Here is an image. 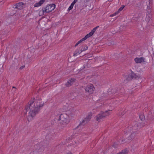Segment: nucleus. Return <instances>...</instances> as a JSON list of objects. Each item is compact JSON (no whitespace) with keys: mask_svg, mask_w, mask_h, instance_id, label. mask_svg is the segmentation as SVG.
Returning a JSON list of instances; mask_svg holds the SVG:
<instances>
[{"mask_svg":"<svg viewBox=\"0 0 154 154\" xmlns=\"http://www.w3.org/2000/svg\"><path fill=\"white\" fill-rule=\"evenodd\" d=\"M17 5H18V7L19 8H20V9L22 7L21 6L23 5V3L22 2H20L17 4Z\"/></svg>","mask_w":154,"mask_h":154,"instance_id":"24","label":"nucleus"},{"mask_svg":"<svg viewBox=\"0 0 154 154\" xmlns=\"http://www.w3.org/2000/svg\"><path fill=\"white\" fill-rule=\"evenodd\" d=\"M126 112V111H123V112H121L120 113H119V116H121V115H123L125 112Z\"/></svg>","mask_w":154,"mask_h":154,"instance_id":"27","label":"nucleus"},{"mask_svg":"<svg viewBox=\"0 0 154 154\" xmlns=\"http://www.w3.org/2000/svg\"><path fill=\"white\" fill-rule=\"evenodd\" d=\"M95 88L93 85L91 84L88 85L85 88V90L87 93L89 94H91L93 93Z\"/></svg>","mask_w":154,"mask_h":154,"instance_id":"7","label":"nucleus"},{"mask_svg":"<svg viewBox=\"0 0 154 154\" xmlns=\"http://www.w3.org/2000/svg\"><path fill=\"white\" fill-rule=\"evenodd\" d=\"M74 3H73V2H72L71 4L70 5H72V7H73V6L74 5Z\"/></svg>","mask_w":154,"mask_h":154,"instance_id":"35","label":"nucleus"},{"mask_svg":"<svg viewBox=\"0 0 154 154\" xmlns=\"http://www.w3.org/2000/svg\"><path fill=\"white\" fill-rule=\"evenodd\" d=\"M85 38H82L78 42V43L79 44L80 43H81L83 41L85 40Z\"/></svg>","mask_w":154,"mask_h":154,"instance_id":"26","label":"nucleus"},{"mask_svg":"<svg viewBox=\"0 0 154 154\" xmlns=\"http://www.w3.org/2000/svg\"><path fill=\"white\" fill-rule=\"evenodd\" d=\"M151 15H146V18H145V20L148 23L149 22V21H150L151 18Z\"/></svg>","mask_w":154,"mask_h":154,"instance_id":"17","label":"nucleus"},{"mask_svg":"<svg viewBox=\"0 0 154 154\" xmlns=\"http://www.w3.org/2000/svg\"><path fill=\"white\" fill-rule=\"evenodd\" d=\"M145 58L144 57L136 58L134 59V61L137 63H140L142 62H144Z\"/></svg>","mask_w":154,"mask_h":154,"instance_id":"10","label":"nucleus"},{"mask_svg":"<svg viewBox=\"0 0 154 154\" xmlns=\"http://www.w3.org/2000/svg\"><path fill=\"white\" fill-rule=\"evenodd\" d=\"M152 0H149L148 3H146L147 9L152 8Z\"/></svg>","mask_w":154,"mask_h":154,"instance_id":"12","label":"nucleus"},{"mask_svg":"<svg viewBox=\"0 0 154 154\" xmlns=\"http://www.w3.org/2000/svg\"><path fill=\"white\" fill-rule=\"evenodd\" d=\"M66 154H72L70 151H69L67 152H66Z\"/></svg>","mask_w":154,"mask_h":154,"instance_id":"33","label":"nucleus"},{"mask_svg":"<svg viewBox=\"0 0 154 154\" xmlns=\"http://www.w3.org/2000/svg\"><path fill=\"white\" fill-rule=\"evenodd\" d=\"M25 67V66H24V65L23 66L20 67V69H22L24 68Z\"/></svg>","mask_w":154,"mask_h":154,"instance_id":"31","label":"nucleus"},{"mask_svg":"<svg viewBox=\"0 0 154 154\" xmlns=\"http://www.w3.org/2000/svg\"><path fill=\"white\" fill-rule=\"evenodd\" d=\"M13 88H15L14 87H13Z\"/></svg>","mask_w":154,"mask_h":154,"instance_id":"38","label":"nucleus"},{"mask_svg":"<svg viewBox=\"0 0 154 154\" xmlns=\"http://www.w3.org/2000/svg\"><path fill=\"white\" fill-rule=\"evenodd\" d=\"M44 102L42 99L38 97L36 98H33L32 100H30L27 105L25 106L24 112L25 115L26 114L27 112H29V115L27 117V119L29 121L31 120L33 117L38 114L44 105Z\"/></svg>","mask_w":154,"mask_h":154,"instance_id":"1","label":"nucleus"},{"mask_svg":"<svg viewBox=\"0 0 154 154\" xmlns=\"http://www.w3.org/2000/svg\"><path fill=\"white\" fill-rule=\"evenodd\" d=\"M109 115L108 111H106L104 112H101L100 113L97 115L96 117V119L98 122H100L105 118L108 116Z\"/></svg>","mask_w":154,"mask_h":154,"instance_id":"3","label":"nucleus"},{"mask_svg":"<svg viewBox=\"0 0 154 154\" xmlns=\"http://www.w3.org/2000/svg\"><path fill=\"white\" fill-rule=\"evenodd\" d=\"M125 7V5H122L121 6V7L118 10L120 12Z\"/></svg>","mask_w":154,"mask_h":154,"instance_id":"25","label":"nucleus"},{"mask_svg":"<svg viewBox=\"0 0 154 154\" xmlns=\"http://www.w3.org/2000/svg\"><path fill=\"white\" fill-rule=\"evenodd\" d=\"M79 44L77 42L75 45V47H76L78 45H79Z\"/></svg>","mask_w":154,"mask_h":154,"instance_id":"36","label":"nucleus"},{"mask_svg":"<svg viewBox=\"0 0 154 154\" xmlns=\"http://www.w3.org/2000/svg\"><path fill=\"white\" fill-rule=\"evenodd\" d=\"M82 52V51H81L80 49H77L74 52L73 54V56H77L79 54H80Z\"/></svg>","mask_w":154,"mask_h":154,"instance_id":"15","label":"nucleus"},{"mask_svg":"<svg viewBox=\"0 0 154 154\" xmlns=\"http://www.w3.org/2000/svg\"><path fill=\"white\" fill-rule=\"evenodd\" d=\"M56 117H58V121H61L60 123H62L64 125H66L68 122L67 118V116L65 114H61L59 117L56 116Z\"/></svg>","mask_w":154,"mask_h":154,"instance_id":"4","label":"nucleus"},{"mask_svg":"<svg viewBox=\"0 0 154 154\" xmlns=\"http://www.w3.org/2000/svg\"><path fill=\"white\" fill-rule=\"evenodd\" d=\"M113 89H112V91H113Z\"/></svg>","mask_w":154,"mask_h":154,"instance_id":"39","label":"nucleus"},{"mask_svg":"<svg viewBox=\"0 0 154 154\" xmlns=\"http://www.w3.org/2000/svg\"><path fill=\"white\" fill-rule=\"evenodd\" d=\"M137 77V76L136 75L132 72L131 74L128 76L126 79L128 81H130L132 80V79H136Z\"/></svg>","mask_w":154,"mask_h":154,"instance_id":"9","label":"nucleus"},{"mask_svg":"<svg viewBox=\"0 0 154 154\" xmlns=\"http://www.w3.org/2000/svg\"><path fill=\"white\" fill-rule=\"evenodd\" d=\"M46 0H40L38 2L35 3L34 4V7H38L41 5Z\"/></svg>","mask_w":154,"mask_h":154,"instance_id":"11","label":"nucleus"},{"mask_svg":"<svg viewBox=\"0 0 154 154\" xmlns=\"http://www.w3.org/2000/svg\"><path fill=\"white\" fill-rule=\"evenodd\" d=\"M129 150L127 149H125L122 150L120 152L117 154H128V153Z\"/></svg>","mask_w":154,"mask_h":154,"instance_id":"13","label":"nucleus"},{"mask_svg":"<svg viewBox=\"0 0 154 154\" xmlns=\"http://www.w3.org/2000/svg\"><path fill=\"white\" fill-rule=\"evenodd\" d=\"M139 133H137L135 132L132 131L131 134L128 137H127L125 139H122V140H120L119 141L120 142H123L125 141V143L128 142L131 140L133 139L134 137H136L137 134H138Z\"/></svg>","mask_w":154,"mask_h":154,"instance_id":"6","label":"nucleus"},{"mask_svg":"<svg viewBox=\"0 0 154 154\" xmlns=\"http://www.w3.org/2000/svg\"><path fill=\"white\" fill-rule=\"evenodd\" d=\"M80 48L81 49V50L82 51H83L87 50L88 47L86 45H84L80 47Z\"/></svg>","mask_w":154,"mask_h":154,"instance_id":"14","label":"nucleus"},{"mask_svg":"<svg viewBox=\"0 0 154 154\" xmlns=\"http://www.w3.org/2000/svg\"><path fill=\"white\" fill-rule=\"evenodd\" d=\"M1 23V22L0 21V23Z\"/></svg>","mask_w":154,"mask_h":154,"instance_id":"41","label":"nucleus"},{"mask_svg":"<svg viewBox=\"0 0 154 154\" xmlns=\"http://www.w3.org/2000/svg\"><path fill=\"white\" fill-rule=\"evenodd\" d=\"M144 126V124L143 123H136L134 125H130L124 131L125 134H126L131 132L132 131L134 132L139 133V132L138 130L140 128L143 127Z\"/></svg>","mask_w":154,"mask_h":154,"instance_id":"2","label":"nucleus"},{"mask_svg":"<svg viewBox=\"0 0 154 154\" xmlns=\"http://www.w3.org/2000/svg\"><path fill=\"white\" fill-rule=\"evenodd\" d=\"M91 115H88L84 119L85 121V123H87V122H89L90 119H91Z\"/></svg>","mask_w":154,"mask_h":154,"instance_id":"16","label":"nucleus"},{"mask_svg":"<svg viewBox=\"0 0 154 154\" xmlns=\"http://www.w3.org/2000/svg\"><path fill=\"white\" fill-rule=\"evenodd\" d=\"M120 12L118 10L117 11L115 12L113 14H112L110 15V17H113L115 15H116L117 14Z\"/></svg>","mask_w":154,"mask_h":154,"instance_id":"22","label":"nucleus"},{"mask_svg":"<svg viewBox=\"0 0 154 154\" xmlns=\"http://www.w3.org/2000/svg\"><path fill=\"white\" fill-rule=\"evenodd\" d=\"M139 118L140 120L142 121H143L145 119V116L143 114H141L139 115Z\"/></svg>","mask_w":154,"mask_h":154,"instance_id":"18","label":"nucleus"},{"mask_svg":"<svg viewBox=\"0 0 154 154\" xmlns=\"http://www.w3.org/2000/svg\"><path fill=\"white\" fill-rule=\"evenodd\" d=\"M99 27V26H97L96 27H94L93 29L91 30V31L94 33L95 31H96V29H97L98 27Z\"/></svg>","mask_w":154,"mask_h":154,"instance_id":"23","label":"nucleus"},{"mask_svg":"<svg viewBox=\"0 0 154 154\" xmlns=\"http://www.w3.org/2000/svg\"><path fill=\"white\" fill-rule=\"evenodd\" d=\"M13 8H17L18 9H20V8H19L18 7V5H17V4L14 5Z\"/></svg>","mask_w":154,"mask_h":154,"instance_id":"28","label":"nucleus"},{"mask_svg":"<svg viewBox=\"0 0 154 154\" xmlns=\"http://www.w3.org/2000/svg\"><path fill=\"white\" fill-rule=\"evenodd\" d=\"M113 146L115 148H116L118 146V145L116 143H115L113 144Z\"/></svg>","mask_w":154,"mask_h":154,"instance_id":"30","label":"nucleus"},{"mask_svg":"<svg viewBox=\"0 0 154 154\" xmlns=\"http://www.w3.org/2000/svg\"><path fill=\"white\" fill-rule=\"evenodd\" d=\"M55 7V5L54 4L48 5L45 8H42V13L43 14L45 13H48L54 10Z\"/></svg>","mask_w":154,"mask_h":154,"instance_id":"5","label":"nucleus"},{"mask_svg":"<svg viewBox=\"0 0 154 154\" xmlns=\"http://www.w3.org/2000/svg\"><path fill=\"white\" fill-rule=\"evenodd\" d=\"M85 123V120L84 119L81 122H80V124L77 126V127H78L79 126H80V125H85L87 123Z\"/></svg>","mask_w":154,"mask_h":154,"instance_id":"20","label":"nucleus"},{"mask_svg":"<svg viewBox=\"0 0 154 154\" xmlns=\"http://www.w3.org/2000/svg\"><path fill=\"white\" fill-rule=\"evenodd\" d=\"M90 0H85V1L86 2H89Z\"/></svg>","mask_w":154,"mask_h":154,"instance_id":"37","label":"nucleus"},{"mask_svg":"<svg viewBox=\"0 0 154 154\" xmlns=\"http://www.w3.org/2000/svg\"><path fill=\"white\" fill-rule=\"evenodd\" d=\"M91 36V35H90L89 33H88L87 34L84 38H85V39L86 40L87 38Z\"/></svg>","mask_w":154,"mask_h":154,"instance_id":"21","label":"nucleus"},{"mask_svg":"<svg viewBox=\"0 0 154 154\" xmlns=\"http://www.w3.org/2000/svg\"><path fill=\"white\" fill-rule=\"evenodd\" d=\"M89 33L90 35H91V36H92L94 34V33L93 32H92L91 31Z\"/></svg>","mask_w":154,"mask_h":154,"instance_id":"32","label":"nucleus"},{"mask_svg":"<svg viewBox=\"0 0 154 154\" xmlns=\"http://www.w3.org/2000/svg\"><path fill=\"white\" fill-rule=\"evenodd\" d=\"M75 81V79L73 78H71L65 84V85L66 87H69L72 85Z\"/></svg>","mask_w":154,"mask_h":154,"instance_id":"8","label":"nucleus"},{"mask_svg":"<svg viewBox=\"0 0 154 154\" xmlns=\"http://www.w3.org/2000/svg\"><path fill=\"white\" fill-rule=\"evenodd\" d=\"M146 10H147V12L146 13V15H152L151 14V12H152V10L151 8H148V9H146Z\"/></svg>","mask_w":154,"mask_h":154,"instance_id":"19","label":"nucleus"},{"mask_svg":"<svg viewBox=\"0 0 154 154\" xmlns=\"http://www.w3.org/2000/svg\"><path fill=\"white\" fill-rule=\"evenodd\" d=\"M77 1L78 0H74L72 2L75 4L77 2Z\"/></svg>","mask_w":154,"mask_h":154,"instance_id":"34","label":"nucleus"},{"mask_svg":"<svg viewBox=\"0 0 154 154\" xmlns=\"http://www.w3.org/2000/svg\"><path fill=\"white\" fill-rule=\"evenodd\" d=\"M73 8V7H72V6L70 5L69 6V8L68 9V11H70V10H71Z\"/></svg>","mask_w":154,"mask_h":154,"instance_id":"29","label":"nucleus"},{"mask_svg":"<svg viewBox=\"0 0 154 154\" xmlns=\"http://www.w3.org/2000/svg\"><path fill=\"white\" fill-rule=\"evenodd\" d=\"M124 136H125V137H126V135H125Z\"/></svg>","mask_w":154,"mask_h":154,"instance_id":"40","label":"nucleus"}]
</instances>
